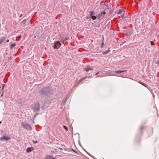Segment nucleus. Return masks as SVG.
Wrapping results in <instances>:
<instances>
[{
    "label": "nucleus",
    "mask_w": 159,
    "mask_h": 159,
    "mask_svg": "<svg viewBox=\"0 0 159 159\" xmlns=\"http://www.w3.org/2000/svg\"><path fill=\"white\" fill-rule=\"evenodd\" d=\"M61 44L59 41H57L54 44L53 47L54 49H56L58 48L61 46Z\"/></svg>",
    "instance_id": "f257e3e1"
},
{
    "label": "nucleus",
    "mask_w": 159,
    "mask_h": 159,
    "mask_svg": "<svg viewBox=\"0 0 159 159\" xmlns=\"http://www.w3.org/2000/svg\"><path fill=\"white\" fill-rule=\"evenodd\" d=\"M40 108V104L38 103L36 104L33 107V109L34 111H38Z\"/></svg>",
    "instance_id": "f03ea898"
},
{
    "label": "nucleus",
    "mask_w": 159,
    "mask_h": 159,
    "mask_svg": "<svg viewBox=\"0 0 159 159\" xmlns=\"http://www.w3.org/2000/svg\"><path fill=\"white\" fill-rule=\"evenodd\" d=\"M21 126L26 129L29 128L30 127L29 124L25 122H22L21 124Z\"/></svg>",
    "instance_id": "7ed1b4c3"
},
{
    "label": "nucleus",
    "mask_w": 159,
    "mask_h": 159,
    "mask_svg": "<svg viewBox=\"0 0 159 159\" xmlns=\"http://www.w3.org/2000/svg\"><path fill=\"white\" fill-rule=\"evenodd\" d=\"M11 139L10 137L4 136L1 137L0 139L1 141H7Z\"/></svg>",
    "instance_id": "20e7f679"
},
{
    "label": "nucleus",
    "mask_w": 159,
    "mask_h": 159,
    "mask_svg": "<svg viewBox=\"0 0 159 159\" xmlns=\"http://www.w3.org/2000/svg\"><path fill=\"white\" fill-rule=\"evenodd\" d=\"M93 70V69L90 66H86V67L84 69V70L86 72H88L89 70Z\"/></svg>",
    "instance_id": "39448f33"
},
{
    "label": "nucleus",
    "mask_w": 159,
    "mask_h": 159,
    "mask_svg": "<svg viewBox=\"0 0 159 159\" xmlns=\"http://www.w3.org/2000/svg\"><path fill=\"white\" fill-rule=\"evenodd\" d=\"M5 37H2L0 38V44H1L3 41L5 40Z\"/></svg>",
    "instance_id": "423d86ee"
},
{
    "label": "nucleus",
    "mask_w": 159,
    "mask_h": 159,
    "mask_svg": "<svg viewBox=\"0 0 159 159\" xmlns=\"http://www.w3.org/2000/svg\"><path fill=\"white\" fill-rule=\"evenodd\" d=\"M118 14H123L124 13V11L122 9H120L119 11L117 12Z\"/></svg>",
    "instance_id": "0eeeda50"
},
{
    "label": "nucleus",
    "mask_w": 159,
    "mask_h": 159,
    "mask_svg": "<svg viewBox=\"0 0 159 159\" xmlns=\"http://www.w3.org/2000/svg\"><path fill=\"white\" fill-rule=\"evenodd\" d=\"M4 86H5V84H3L2 89L1 90V91L2 92V94L1 95V97L3 95V90H4Z\"/></svg>",
    "instance_id": "6e6552de"
},
{
    "label": "nucleus",
    "mask_w": 159,
    "mask_h": 159,
    "mask_svg": "<svg viewBox=\"0 0 159 159\" xmlns=\"http://www.w3.org/2000/svg\"><path fill=\"white\" fill-rule=\"evenodd\" d=\"M125 71H126V70H122V71H121V70L116 71H115V73H123Z\"/></svg>",
    "instance_id": "1a4fd4ad"
},
{
    "label": "nucleus",
    "mask_w": 159,
    "mask_h": 159,
    "mask_svg": "<svg viewBox=\"0 0 159 159\" xmlns=\"http://www.w3.org/2000/svg\"><path fill=\"white\" fill-rule=\"evenodd\" d=\"M138 82L140 84H141L142 85H143V86H144V87H147V86H146V84H145L144 83H143L141 82L140 81L139 82Z\"/></svg>",
    "instance_id": "9d476101"
},
{
    "label": "nucleus",
    "mask_w": 159,
    "mask_h": 159,
    "mask_svg": "<svg viewBox=\"0 0 159 159\" xmlns=\"http://www.w3.org/2000/svg\"><path fill=\"white\" fill-rule=\"evenodd\" d=\"M16 45V44L15 43L11 44V49L12 48Z\"/></svg>",
    "instance_id": "9b49d317"
},
{
    "label": "nucleus",
    "mask_w": 159,
    "mask_h": 159,
    "mask_svg": "<svg viewBox=\"0 0 159 159\" xmlns=\"http://www.w3.org/2000/svg\"><path fill=\"white\" fill-rule=\"evenodd\" d=\"M52 156H48L46 157V159H52Z\"/></svg>",
    "instance_id": "f8f14e48"
},
{
    "label": "nucleus",
    "mask_w": 159,
    "mask_h": 159,
    "mask_svg": "<svg viewBox=\"0 0 159 159\" xmlns=\"http://www.w3.org/2000/svg\"><path fill=\"white\" fill-rule=\"evenodd\" d=\"M67 38H66V39H61V42H62L63 43V42L66 41V40H67Z\"/></svg>",
    "instance_id": "ddd939ff"
},
{
    "label": "nucleus",
    "mask_w": 159,
    "mask_h": 159,
    "mask_svg": "<svg viewBox=\"0 0 159 159\" xmlns=\"http://www.w3.org/2000/svg\"><path fill=\"white\" fill-rule=\"evenodd\" d=\"M110 51V50H108V51H106L104 52H103V54H107V53H108Z\"/></svg>",
    "instance_id": "4468645a"
},
{
    "label": "nucleus",
    "mask_w": 159,
    "mask_h": 159,
    "mask_svg": "<svg viewBox=\"0 0 159 159\" xmlns=\"http://www.w3.org/2000/svg\"><path fill=\"white\" fill-rule=\"evenodd\" d=\"M91 17L93 20H95L96 18V16H92Z\"/></svg>",
    "instance_id": "2eb2a0df"
},
{
    "label": "nucleus",
    "mask_w": 159,
    "mask_h": 159,
    "mask_svg": "<svg viewBox=\"0 0 159 159\" xmlns=\"http://www.w3.org/2000/svg\"><path fill=\"white\" fill-rule=\"evenodd\" d=\"M63 128L66 130V131H68V129L67 127L65 125H63Z\"/></svg>",
    "instance_id": "dca6fc26"
},
{
    "label": "nucleus",
    "mask_w": 159,
    "mask_h": 159,
    "mask_svg": "<svg viewBox=\"0 0 159 159\" xmlns=\"http://www.w3.org/2000/svg\"><path fill=\"white\" fill-rule=\"evenodd\" d=\"M26 151L28 152H30V148H27L26 150Z\"/></svg>",
    "instance_id": "f3484780"
},
{
    "label": "nucleus",
    "mask_w": 159,
    "mask_h": 159,
    "mask_svg": "<svg viewBox=\"0 0 159 159\" xmlns=\"http://www.w3.org/2000/svg\"><path fill=\"white\" fill-rule=\"evenodd\" d=\"M85 78H82V79H80V82H81L82 81H83V80H84V79H85Z\"/></svg>",
    "instance_id": "a211bd4d"
},
{
    "label": "nucleus",
    "mask_w": 159,
    "mask_h": 159,
    "mask_svg": "<svg viewBox=\"0 0 159 159\" xmlns=\"http://www.w3.org/2000/svg\"><path fill=\"white\" fill-rule=\"evenodd\" d=\"M151 44L152 45H154V43L153 41H151Z\"/></svg>",
    "instance_id": "6ab92c4d"
},
{
    "label": "nucleus",
    "mask_w": 159,
    "mask_h": 159,
    "mask_svg": "<svg viewBox=\"0 0 159 159\" xmlns=\"http://www.w3.org/2000/svg\"><path fill=\"white\" fill-rule=\"evenodd\" d=\"M34 150V148L32 147H30V151Z\"/></svg>",
    "instance_id": "aec40b11"
},
{
    "label": "nucleus",
    "mask_w": 159,
    "mask_h": 159,
    "mask_svg": "<svg viewBox=\"0 0 159 159\" xmlns=\"http://www.w3.org/2000/svg\"><path fill=\"white\" fill-rule=\"evenodd\" d=\"M93 11L91 12V16H92V15H93Z\"/></svg>",
    "instance_id": "412c9836"
},
{
    "label": "nucleus",
    "mask_w": 159,
    "mask_h": 159,
    "mask_svg": "<svg viewBox=\"0 0 159 159\" xmlns=\"http://www.w3.org/2000/svg\"><path fill=\"white\" fill-rule=\"evenodd\" d=\"M99 73H100V72H98V73H97L95 75H97Z\"/></svg>",
    "instance_id": "4be33fe9"
},
{
    "label": "nucleus",
    "mask_w": 159,
    "mask_h": 159,
    "mask_svg": "<svg viewBox=\"0 0 159 159\" xmlns=\"http://www.w3.org/2000/svg\"><path fill=\"white\" fill-rule=\"evenodd\" d=\"M33 142L34 143H36L37 142V141H35L34 142Z\"/></svg>",
    "instance_id": "5701e85b"
},
{
    "label": "nucleus",
    "mask_w": 159,
    "mask_h": 159,
    "mask_svg": "<svg viewBox=\"0 0 159 159\" xmlns=\"http://www.w3.org/2000/svg\"><path fill=\"white\" fill-rule=\"evenodd\" d=\"M9 40H7V42H9Z\"/></svg>",
    "instance_id": "b1692460"
},
{
    "label": "nucleus",
    "mask_w": 159,
    "mask_h": 159,
    "mask_svg": "<svg viewBox=\"0 0 159 159\" xmlns=\"http://www.w3.org/2000/svg\"><path fill=\"white\" fill-rule=\"evenodd\" d=\"M52 159H56L55 158H52Z\"/></svg>",
    "instance_id": "393cba45"
},
{
    "label": "nucleus",
    "mask_w": 159,
    "mask_h": 159,
    "mask_svg": "<svg viewBox=\"0 0 159 159\" xmlns=\"http://www.w3.org/2000/svg\"><path fill=\"white\" fill-rule=\"evenodd\" d=\"M18 39V37H17V38L16 40H17Z\"/></svg>",
    "instance_id": "a878e982"
},
{
    "label": "nucleus",
    "mask_w": 159,
    "mask_h": 159,
    "mask_svg": "<svg viewBox=\"0 0 159 159\" xmlns=\"http://www.w3.org/2000/svg\"><path fill=\"white\" fill-rule=\"evenodd\" d=\"M123 16V15H122V16H121L122 17Z\"/></svg>",
    "instance_id": "bb28decb"
},
{
    "label": "nucleus",
    "mask_w": 159,
    "mask_h": 159,
    "mask_svg": "<svg viewBox=\"0 0 159 159\" xmlns=\"http://www.w3.org/2000/svg\"><path fill=\"white\" fill-rule=\"evenodd\" d=\"M102 44H103V42H102Z\"/></svg>",
    "instance_id": "cd10ccee"
}]
</instances>
